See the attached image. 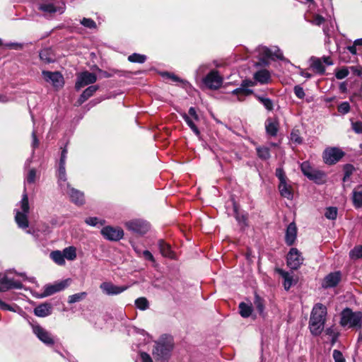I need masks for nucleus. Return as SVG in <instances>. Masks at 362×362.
<instances>
[{
    "label": "nucleus",
    "mask_w": 362,
    "mask_h": 362,
    "mask_svg": "<svg viewBox=\"0 0 362 362\" xmlns=\"http://www.w3.org/2000/svg\"><path fill=\"white\" fill-rule=\"evenodd\" d=\"M203 82L207 88L216 90L221 86L223 78L217 71L212 70L204 78Z\"/></svg>",
    "instance_id": "obj_14"
},
{
    "label": "nucleus",
    "mask_w": 362,
    "mask_h": 362,
    "mask_svg": "<svg viewBox=\"0 0 362 362\" xmlns=\"http://www.w3.org/2000/svg\"><path fill=\"white\" fill-rule=\"evenodd\" d=\"M291 140L296 144H301L303 141L302 138L300 136L298 131H293L291 134Z\"/></svg>",
    "instance_id": "obj_56"
},
{
    "label": "nucleus",
    "mask_w": 362,
    "mask_h": 362,
    "mask_svg": "<svg viewBox=\"0 0 362 362\" xmlns=\"http://www.w3.org/2000/svg\"><path fill=\"white\" fill-rule=\"evenodd\" d=\"M254 305L260 315L263 314L264 310V301L257 294L255 296Z\"/></svg>",
    "instance_id": "obj_39"
},
{
    "label": "nucleus",
    "mask_w": 362,
    "mask_h": 362,
    "mask_svg": "<svg viewBox=\"0 0 362 362\" xmlns=\"http://www.w3.org/2000/svg\"><path fill=\"white\" fill-rule=\"evenodd\" d=\"M52 313V305L50 303H42L34 309V314L40 317H45Z\"/></svg>",
    "instance_id": "obj_26"
},
{
    "label": "nucleus",
    "mask_w": 362,
    "mask_h": 362,
    "mask_svg": "<svg viewBox=\"0 0 362 362\" xmlns=\"http://www.w3.org/2000/svg\"><path fill=\"white\" fill-rule=\"evenodd\" d=\"M279 124L277 118L269 117L265 121V129L270 136H276L279 131Z\"/></svg>",
    "instance_id": "obj_21"
},
{
    "label": "nucleus",
    "mask_w": 362,
    "mask_h": 362,
    "mask_svg": "<svg viewBox=\"0 0 362 362\" xmlns=\"http://www.w3.org/2000/svg\"><path fill=\"white\" fill-rule=\"evenodd\" d=\"M311 61V66L317 73L320 74H322L325 73V67L323 65V63L320 59L312 57Z\"/></svg>",
    "instance_id": "obj_32"
},
{
    "label": "nucleus",
    "mask_w": 362,
    "mask_h": 362,
    "mask_svg": "<svg viewBox=\"0 0 362 362\" xmlns=\"http://www.w3.org/2000/svg\"><path fill=\"white\" fill-rule=\"evenodd\" d=\"M42 75L46 82L57 89L63 87L64 84V77L59 71H42Z\"/></svg>",
    "instance_id": "obj_8"
},
{
    "label": "nucleus",
    "mask_w": 362,
    "mask_h": 362,
    "mask_svg": "<svg viewBox=\"0 0 362 362\" xmlns=\"http://www.w3.org/2000/svg\"><path fill=\"white\" fill-rule=\"evenodd\" d=\"M61 189L64 193L67 194L69 196L71 201L76 205H83L84 204L83 193L71 187L69 184H66V185Z\"/></svg>",
    "instance_id": "obj_17"
},
{
    "label": "nucleus",
    "mask_w": 362,
    "mask_h": 362,
    "mask_svg": "<svg viewBox=\"0 0 362 362\" xmlns=\"http://www.w3.org/2000/svg\"><path fill=\"white\" fill-rule=\"evenodd\" d=\"M191 118H192L194 121H199V117L197 113V111L195 110L194 107H189V110H188V114H187Z\"/></svg>",
    "instance_id": "obj_59"
},
{
    "label": "nucleus",
    "mask_w": 362,
    "mask_h": 362,
    "mask_svg": "<svg viewBox=\"0 0 362 362\" xmlns=\"http://www.w3.org/2000/svg\"><path fill=\"white\" fill-rule=\"evenodd\" d=\"M0 308L4 310H10V311L16 312V310L13 308H12L10 305L3 302L1 300H0Z\"/></svg>",
    "instance_id": "obj_63"
},
{
    "label": "nucleus",
    "mask_w": 362,
    "mask_h": 362,
    "mask_svg": "<svg viewBox=\"0 0 362 362\" xmlns=\"http://www.w3.org/2000/svg\"><path fill=\"white\" fill-rule=\"evenodd\" d=\"M294 93L295 95L300 99H302L305 97V92L302 87L299 86H296L294 87Z\"/></svg>",
    "instance_id": "obj_58"
},
{
    "label": "nucleus",
    "mask_w": 362,
    "mask_h": 362,
    "mask_svg": "<svg viewBox=\"0 0 362 362\" xmlns=\"http://www.w3.org/2000/svg\"><path fill=\"white\" fill-rule=\"evenodd\" d=\"M66 163H59V168L57 170V178H58V185L61 189H63L64 187L69 184L66 181V173L65 168Z\"/></svg>",
    "instance_id": "obj_25"
},
{
    "label": "nucleus",
    "mask_w": 362,
    "mask_h": 362,
    "mask_svg": "<svg viewBox=\"0 0 362 362\" xmlns=\"http://www.w3.org/2000/svg\"><path fill=\"white\" fill-rule=\"evenodd\" d=\"M325 333L327 335H328L329 337H331L332 344V345L334 344V343L337 341V340L338 339V336H339V334L335 330V329L332 327H329V328L326 329Z\"/></svg>",
    "instance_id": "obj_47"
},
{
    "label": "nucleus",
    "mask_w": 362,
    "mask_h": 362,
    "mask_svg": "<svg viewBox=\"0 0 362 362\" xmlns=\"http://www.w3.org/2000/svg\"><path fill=\"white\" fill-rule=\"evenodd\" d=\"M64 258L68 260H74L76 257V250L74 247L70 246L63 250Z\"/></svg>",
    "instance_id": "obj_38"
},
{
    "label": "nucleus",
    "mask_w": 362,
    "mask_h": 362,
    "mask_svg": "<svg viewBox=\"0 0 362 362\" xmlns=\"http://www.w3.org/2000/svg\"><path fill=\"white\" fill-rule=\"evenodd\" d=\"M344 156V153L339 148H327L323 152L324 162L327 165L337 163Z\"/></svg>",
    "instance_id": "obj_7"
},
{
    "label": "nucleus",
    "mask_w": 362,
    "mask_h": 362,
    "mask_svg": "<svg viewBox=\"0 0 362 362\" xmlns=\"http://www.w3.org/2000/svg\"><path fill=\"white\" fill-rule=\"evenodd\" d=\"M38 9L45 13H54L57 11V8L52 3L40 4Z\"/></svg>",
    "instance_id": "obj_33"
},
{
    "label": "nucleus",
    "mask_w": 362,
    "mask_h": 362,
    "mask_svg": "<svg viewBox=\"0 0 362 362\" xmlns=\"http://www.w3.org/2000/svg\"><path fill=\"white\" fill-rule=\"evenodd\" d=\"M87 296L86 292H81L78 293H75L74 295L69 296L68 302L70 304H73L79 301H81L82 300L85 299Z\"/></svg>",
    "instance_id": "obj_42"
},
{
    "label": "nucleus",
    "mask_w": 362,
    "mask_h": 362,
    "mask_svg": "<svg viewBox=\"0 0 362 362\" xmlns=\"http://www.w3.org/2000/svg\"><path fill=\"white\" fill-rule=\"evenodd\" d=\"M349 72L346 68H343L339 70H338L335 76L337 79H343L346 78L349 75Z\"/></svg>",
    "instance_id": "obj_54"
},
{
    "label": "nucleus",
    "mask_w": 362,
    "mask_h": 362,
    "mask_svg": "<svg viewBox=\"0 0 362 362\" xmlns=\"http://www.w3.org/2000/svg\"><path fill=\"white\" fill-rule=\"evenodd\" d=\"M125 226L129 230L141 235L146 233L150 228L146 221L141 219L129 221L125 223Z\"/></svg>",
    "instance_id": "obj_10"
},
{
    "label": "nucleus",
    "mask_w": 362,
    "mask_h": 362,
    "mask_svg": "<svg viewBox=\"0 0 362 362\" xmlns=\"http://www.w3.org/2000/svg\"><path fill=\"white\" fill-rule=\"evenodd\" d=\"M327 316V308L322 303H317L314 305L310 320L325 323Z\"/></svg>",
    "instance_id": "obj_19"
},
{
    "label": "nucleus",
    "mask_w": 362,
    "mask_h": 362,
    "mask_svg": "<svg viewBox=\"0 0 362 362\" xmlns=\"http://www.w3.org/2000/svg\"><path fill=\"white\" fill-rule=\"evenodd\" d=\"M36 177V171L35 169H30L28 172V174L25 177V182L28 184H33L35 181Z\"/></svg>",
    "instance_id": "obj_51"
},
{
    "label": "nucleus",
    "mask_w": 362,
    "mask_h": 362,
    "mask_svg": "<svg viewBox=\"0 0 362 362\" xmlns=\"http://www.w3.org/2000/svg\"><path fill=\"white\" fill-rule=\"evenodd\" d=\"M21 210H16L15 221L18 226L22 229H25L29 226L28 214L29 213L28 197L25 192L23 194L22 199L19 202Z\"/></svg>",
    "instance_id": "obj_3"
},
{
    "label": "nucleus",
    "mask_w": 362,
    "mask_h": 362,
    "mask_svg": "<svg viewBox=\"0 0 362 362\" xmlns=\"http://www.w3.org/2000/svg\"><path fill=\"white\" fill-rule=\"evenodd\" d=\"M300 170L309 180L318 184L321 183L325 177V174L323 172L313 169L308 161L301 163Z\"/></svg>",
    "instance_id": "obj_5"
},
{
    "label": "nucleus",
    "mask_w": 362,
    "mask_h": 362,
    "mask_svg": "<svg viewBox=\"0 0 362 362\" xmlns=\"http://www.w3.org/2000/svg\"><path fill=\"white\" fill-rule=\"evenodd\" d=\"M99 88L98 85H92L88 86L86 89L83 90V92L80 95L79 98L77 100V105H82L85 101H86L89 98H90Z\"/></svg>",
    "instance_id": "obj_24"
},
{
    "label": "nucleus",
    "mask_w": 362,
    "mask_h": 362,
    "mask_svg": "<svg viewBox=\"0 0 362 362\" xmlns=\"http://www.w3.org/2000/svg\"><path fill=\"white\" fill-rule=\"evenodd\" d=\"M128 60L131 62L142 64L145 62V61L146 60V56L144 54L134 53L129 56Z\"/></svg>",
    "instance_id": "obj_43"
},
{
    "label": "nucleus",
    "mask_w": 362,
    "mask_h": 362,
    "mask_svg": "<svg viewBox=\"0 0 362 362\" xmlns=\"http://www.w3.org/2000/svg\"><path fill=\"white\" fill-rule=\"evenodd\" d=\"M355 168L351 164H346L344 166V173L347 177H350L354 173Z\"/></svg>",
    "instance_id": "obj_57"
},
{
    "label": "nucleus",
    "mask_w": 362,
    "mask_h": 362,
    "mask_svg": "<svg viewBox=\"0 0 362 362\" xmlns=\"http://www.w3.org/2000/svg\"><path fill=\"white\" fill-rule=\"evenodd\" d=\"M275 175L279 179V182L288 180L282 168H277L276 169Z\"/></svg>",
    "instance_id": "obj_53"
},
{
    "label": "nucleus",
    "mask_w": 362,
    "mask_h": 362,
    "mask_svg": "<svg viewBox=\"0 0 362 362\" xmlns=\"http://www.w3.org/2000/svg\"><path fill=\"white\" fill-rule=\"evenodd\" d=\"M97 81V76L88 71L79 73L75 84V88L78 90L84 86L94 83Z\"/></svg>",
    "instance_id": "obj_11"
},
{
    "label": "nucleus",
    "mask_w": 362,
    "mask_h": 362,
    "mask_svg": "<svg viewBox=\"0 0 362 362\" xmlns=\"http://www.w3.org/2000/svg\"><path fill=\"white\" fill-rule=\"evenodd\" d=\"M324 21L325 18L322 16L320 15H316L314 17L312 23L316 25H320Z\"/></svg>",
    "instance_id": "obj_64"
},
{
    "label": "nucleus",
    "mask_w": 362,
    "mask_h": 362,
    "mask_svg": "<svg viewBox=\"0 0 362 362\" xmlns=\"http://www.w3.org/2000/svg\"><path fill=\"white\" fill-rule=\"evenodd\" d=\"M158 245L160 252L163 257H168L170 259L175 258V255L173 250H171L170 245L169 244L166 243L163 240H159Z\"/></svg>",
    "instance_id": "obj_27"
},
{
    "label": "nucleus",
    "mask_w": 362,
    "mask_h": 362,
    "mask_svg": "<svg viewBox=\"0 0 362 362\" xmlns=\"http://www.w3.org/2000/svg\"><path fill=\"white\" fill-rule=\"evenodd\" d=\"M278 188L281 197L286 198L288 200L293 199V194L292 187L288 183V180L279 182Z\"/></svg>",
    "instance_id": "obj_23"
},
{
    "label": "nucleus",
    "mask_w": 362,
    "mask_h": 362,
    "mask_svg": "<svg viewBox=\"0 0 362 362\" xmlns=\"http://www.w3.org/2000/svg\"><path fill=\"white\" fill-rule=\"evenodd\" d=\"M361 312H353L349 308H346L341 312L340 324L342 327L361 328Z\"/></svg>",
    "instance_id": "obj_4"
},
{
    "label": "nucleus",
    "mask_w": 362,
    "mask_h": 362,
    "mask_svg": "<svg viewBox=\"0 0 362 362\" xmlns=\"http://www.w3.org/2000/svg\"><path fill=\"white\" fill-rule=\"evenodd\" d=\"M142 255L143 257L147 259V260H149L152 262H155V259L153 256V255L151 254V252H149L148 250H144L142 252Z\"/></svg>",
    "instance_id": "obj_61"
},
{
    "label": "nucleus",
    "mask_w": 362,
    "mask_h": 362,
    "mask_svg": "<svg viewBox=\"0 0 362 362\" xmlns=\"http://www.w3.org/2000/svg\"><path fill=\"white\" fill-rule=\"evenodd\" d=\"M349 257L353 260L362 258V245H356L349 252Z\"/></svg>",
    "instance_id": "obj_36"
},
{
    "label": "nucleus",
    "mask_w": 362,
    "mask_h": 362,
    "mask_svg": "<svg viewBox=\"0 0 362 362\" xmlns=\"http://www.w3.org/2000/svg\"><path fill=\"white\" fill-rule=\"evenodd\" d=\"M257 100L264 105V107L268 110L272 111L274 109V103L273 101L263 96L256 95Z\"/></svg>",
    "instance_id": "obj_37"
},
{
    "label": "nucleus",
    "mask_w": 362,
    "mask_h": 362,
    "mask_svg": "<svg viewBox=\"0 0 362 362\" xmlns=\"http://www.w3.org/2000/svg\"><path fill=\"white\" fill-rule=\"evenodd\" d=\"M181 116L182 119L185 121L188 127L192 129V131L197 135H200V132L197 127L195 124V122L192 118H191L187 113L182 112L181 113Z\"/></svg>",
    "instance_id": "obj_30"
},
{
    "label": "nucleus",
    "mask_w": 362,
    "mask_h": 362,
    "mask_svg": "<svg viewBox=\"0 0 362 362\" xmlns=\"http://www.w3.org/2000/svg\"><path fill=\"white\" fill-rule=\"evenodd\" d=\"M32 139H33V141H32V147L33 148H36L38 147L39 146V140L37 138V136H36V132L35 130H33V132H32Z\"/></svg>",
    "instance_id": "obj_60"
},
{
    "label": "nucleus",
    "mask_w": 362,
    "mask_h": 362,
    "mask_svg": "<svg viewBox=\"0 0 362 362\" xmlns=\"http://www.w3.org/2000/svg\"><path fill=\"white\" fill-rule=\"evenodd\" d=\"M286 261L288 267L297 269L303 264V258L298 249L292 247L287 255Z\"/></svg>",
    "instance_id": "obj_16"
},
{
    "label": "nucleus",
    "mask_w": 362,
    "mask_h": 362,
    "mask_svg": "<svg viewBox=\"0 0 362 362\" xmlns=\"http://www.w3.org/2000/svg\"><path fill=\"white\" fill-rule=\"evenodd\" d=\"M324 326L325 323L323 322L311 320L309 321V328L313 335H320L324 329Z\"/></svg>",
    "instance_id": "obj_29"
},
{
    "label": "nucleus",
    "mask_w": 362,
    "mask_h": 362,
    "mask_svg": "<svg viewBox=\"0 0 362 362\" xmlns=\"http://www.w3.org/2000/svg\"><path fill=\"white\" fill-rule=\"evenodd\" d=\"M353 204L355 207L360 208L362 206V192L361 191H353L352 197Z\"/></svg>",
    "instance_id": "obj_40"
},
{
    "label": "nucleus",
    "mask_w": 362,
    "mask_h": 362,
    "mask_svg": "<svg viewBox=\"0 0 362 362\" xmlns=\"http://www.w3.org/2000/svg\"><path fill=\"white\" fill-rule=\"evenodd\" d=\"M240 314L243 317H248L252 311V306L245 303H240L239 305Z\"/></svg>",
    "instance_id": "obj_35"
},
{
    "label": "nucleus",
    "mask_w": 362,
    "mask_h": 362,
    "mask_svg": "<svg viewBox=\"0 0 362 362\" xmlns=\"http://www.w3.org/2000/svg\"><path fill=\"white\" fill-rule=\"evenodd\" d=\"M252 81H243L240 88H238L232 91V93L238 95L239 100H243L244 97L248 96L253 93V90L249 89L248 87L254 86L257 83L260 84H267L271 80L270 72L267 69H261L254 74Z\"/></svg>",
    "instance_id": "obj_1"
},
{
    "label": "nucleus",
    "mask_w": 362,
    "mask_h": 362,
    "mask_svg": "<svg viewBox=\"0 0 362 362\" xmlns=\"http://www.w3.org/2000/svg\"><path fill=\"white\" fill-rule=\"evenodd\" d=\"M50 257L52 260L59 265H64L65 264V258L63 252L55 250L51 252Z\"/></svg>",
    "instance_id": "obj_34"
},
{
    "label": "nucleus",
    "mask_w": 362,
    "mask_h": 362,
    "mask_svg": "<svg viewBox=\"0 0 362 362\" xmlns=\"http://www.w3.org/2000/svg\"><path fill=\"white\" fill-rule=\"evenodd\" d=\"M70 279H67L53 284H47L44 286V291L40 298H45L53 295L55 293L62 291L69 286Z\"/></svg>",
    "instance_id": "obj_13"
},
{
    "label": "nucleus",
    "mask_w": 362,
    "mask_h": 362,
    "mask_svg": "<svg viewBox=\"0 0 362 362\" xmlns=\"http://www.w3.org/2000/svg\"><path fill=\"white\" fill-rule=\"evenodd\" d=\"M140 356L142 362H153L151 356L146 352H141Z\"/></svg>",
    "instance_id": "obj_62"
},
{
    "label": "nucleus",
    "mask_w": 362,
    "mask_h": 362,
    "mask_svg": "<svg viewBox=\"0 0 362 362\" xmlns=\"http://www.w3.org/2000/svg\"><path fill=\"white\" fill-rule=\"evenodd\" d=\"M338 112L341 115H346L351 110L350 104L349 102H343L337 107Z\"/></svg>",
    "instance_id": "obj_49"
},
{
    "label": "nucleus",
    "mask_w": 362,
    "mask_h": 362,
    "mask_svg": "<svg viewBox=\"0 0 362 362\" xmlns=\"http://www.w3.org/2000/svg\"><path fill=\"white\" fill-rule=\"evenodd\" d=\"M40 58L46 64H49L54 62V58L52 52L50 49L45 48L40 51Z\"/></svg>",
    "instance_id": "obj_31"
},
{
    "label": "nucleus",
    "mask_w": 362,
    "mask_h": 362,
    "mask_svg": "<svg viewBox=\"0 0 362 362\" xmlns=\"http://www.w3.org/2000/svg\"><path fill=\"white\" fill-rule=\"evenodd\" d=\"M135 305L137 308L145 310L148 308L149 303L148 300L144 297H140L135 300Z\"/></svg>",
    "instance_id": "obj_44"
},
{
    "label": "nucleus",
    "mask_w": 362,
    "mask_h": 362,
    "mask_svg": "<svg viewBox=\"0 0 362 362\" xmlns=\"http://www.w3.org/2000/svg\"><path fill=\"white\" fill-rule=\"evenodd\" d=\"M341 277L340 272H331L324 278L322 286L325 288L335 287L339 283Z\"/></svg>",
    "instance_id": "obj_20"
},
{
    "label": "nucleus",
    "mask_w": 362,
    "mask_h": 362,
    "mask_svg": "<svg viewBox=\"0 0 362 362\" xmlns=\"http://www.w3.org/2000/svg\"><path fill=\"white\" fill-rule=\"evenodd\" d=\"M100 232L106 240L110 241H118L124 236V231L119 227L107 226L103 228Z\"/></svg>",
    "instance_id": "obj_15"
},
{
    "label": "nucleus",
    "mask_w": 362,
    "mask_h": 362,
    "mask_svg": "<svg viewBox=\"0 0 362 362\" xmlns=\"http://www.w3.org/2000/svg\"><path fill=\"white\" fill-rule=\"evenodd\" d=\"M296 235H297V228L295 224V223H291L286 230V235H285V242L286 243L291 246L292 245L296 239Z\"/></svg>",
    "instance_id": "obj_22"
},
{
    "label": "nucleus",
    "mask_w": 362,
    "mask_h": 362,
    "mask_svg": "<svg viewBox=\"0 0 362 362\" xmlns=\"http://www.w3.org/2000/svg\"><path fill=\"white\" fill-rule=\"evenodd\" d=\"M174 347L171 337H162L155 341L152 349V355L156 362H168Z\"/></svg>",
    "instance_id": "obj_2"
},
{
    "label": "nucleus",
    "mask_w": 362,
    "mask_h": 362,
    "mask_svg": "<svg viewBox=\"0 0 362 362\" xmlns=\"http://www.w3.org/2000/svg\"><path fill=\"white\" fill-rule=\"evenodd\" d=\"M235 218L237 221L239 223V224L241 226L242 228H245L247 226V217L245 214H239L236 208L235 207Z\"/></svg>",
    "instance_id": "obj_48"
},
{
    "label": "nucleus",
    "mask_w": 362,
    "mask_h": 362,
    "mask_svg": "<svg viewBox=\"0 0 362 362\" xmlns=\"http://www.w3.org/2000/svg\"><path fill=\"white\" fill-rule=\"evenodd\" d=\"M332 356L334 362H345V358L340 351L334 349Z\"/></svg>",
    "instance_id": "obj_52"
},
{
    "label": "nucleus",
    "mask_w": 362,
    "mask_h": 362,
    "mask_svg": "<svg viewBox=\"0 0 362 362\" xmlns=\"http://www.w3.org/2000/svg\"><path fill=\"white\" fill-rule=\"evenodd\" d=\"M276 271L284 279V287L285 290L288 291L294 282L293 276L289 272H286L281 269H276Z\"/></svg>",
    "instance_id": "obj_28"
},
{
    "label": "nucleus",
    "mask_w": 362,
    "mask_h": 362,
    "mask_svg": "<svg viewBox=\"0 0 362 362\" xmlns=\"http://www.w3.org/2000/svg\"><path fill=\"white\" fill-rule=\"evenodd\" d=\"M257 51L260 59L262 60V62L265 64H267V63L265 62V60L269 58H276L280 60L284 59L283 53L277 47L270 49L265 46H259Z\"/></svg>",
    "instance_id": "obj_6"
},
{
    "label": "nucleus",
    "mask_w": 362,
    "mask_h": 362,
    "mask_svg": "<svg viewBox=\"0 0 362 362\" xmlns=\"http://www.w3.org/2000/svg\"><path fill=\"white\" fill-rule=\"evenodd\" d=\"M352 129L356 134H362V122H353L351 121Z\"/></svg>",
    "instance_id": "obj_55"
},
{
    "label": "nucleus",
    "mask_w": 362,
    "mask_h": 362,
    "mask_svg": "<svg viewBox=\"0 0 362 362\" xmlns=\"http://www.w3.org/2000/svg\"><path fill=\"white\" fill-rule=\"evenodd\" d=\"M23 284L8 277L6 273H0V292H6L11 289H21Z\"/></svg>",
    "instance_id": "obj_9"
},
{
    "label": "nucleus",
    "mask_w": 362,
    "mask_h": 362,
    "mask_svg": "<svg viewBox=\"0 0 362 362\" xmlns=\"http://www.w3.org/2000/svg\"><path fill=\"white\" fill-rule=\"evenodd\" d=\"M257 156L262 160H267L270 158L269 148L265 146H259L257 148Z\"/></svg>",
    "instance_id": "obj_41"
},
{
    "label": "nucleus",
    "mask_w": 362,
    "mask_h": 362,
    "mask_svg": "<svg viewBox=\"0 0 362 362\" xmlns=\"http://www.w3.org/2000/svg\"><path fill=\"white\" fill-rule=\"evenodd\" d=\"M325 216L328 219L335 220L337 216V209L333 206L327 208Z\"/></svg>",
    "instance_id": "obj_46"
},
{
    "label": "nucleus",
    "mask_w": 362,
    "mask_h": 362,
    "mask_svg": "<svg viewBox=\"0 0 362 362\" xmlns=\"http://www.w3.org/2000/svg\"><path fill=\"white\" fill-rule=\"evenodd\" d=\"M81 24L83 25L84 27L90 29L96 28V23L91 18H83L81 21Z\"/></svg>",
    "instance_id": "obj_50"
},
{
    "label": "nucleus",
    "mask_w": 362,
    "mask_h": 362,
    "mask_svg": "<svg viewBox=\"0 0 362 362\" xmlns=\"http://www.w3.org/2000/svg\"><path fill=\"white\" fill-rule=\"evenodd\" d=\"M102 291L108 296L118 295L124 292L128 288L127 286H116L111 282H103L100 285Z\"/></svg>",
    "instance_id": "obj_18"
},
{
    "label": "nucleus",
    "mask_w": 362,
    "mask_h": 362,
    "mask_svg": "<svg viewBox=\"0 0 362 362\" xmlns=\"http://www.w3.org/2000/svg\"><path fill=\"white\" fill-rule=\"evenodd\" d=\"M85 223L91 226H103L105 223L104 220L99 219L97 217H88L86 218Z\"/></svg>",
    "instance_id": "obj_45"
},
{
    "label": "nucleus",
    "mask_w": 362,
    "mask_h": 362,
    "mask_svg": "<svg viewBox=\"0 0 362 362\" xmlns=\"http://www.w3.org/2000/svg\"><path fill=\"white\" fill-rule=\"evenodd\" d=\"M31 326L33 332L42 342L47 346L54 345V340L48 331L38 324H32Z\"/></svg>",
    "instance_id": "obj_12"
}]
</instances>
